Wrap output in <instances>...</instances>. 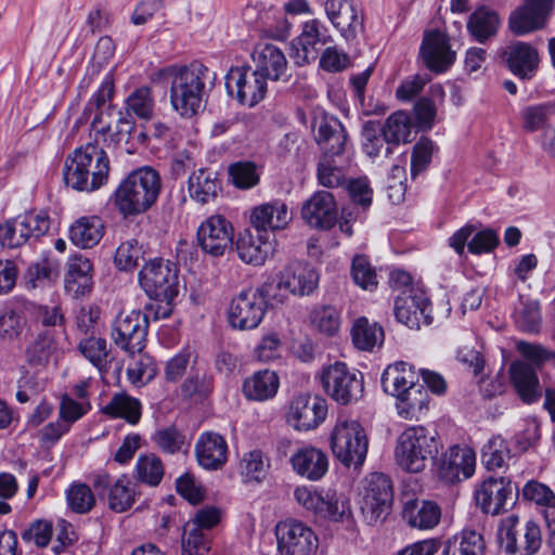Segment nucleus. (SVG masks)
I'll use <instances>...</instances> for the list:
<instances>
[{
	"mask_svg": "<svg viewBox=\"0 0 555 555\" xmlns=\"http://www.w3.org/2000/svg\"><path fill=\"white\" fill-rule=\"evenodd\" d=\"M109 158L103 147L89 142L68 154L63 168L67 186L92 192L107 182Z\"/></svg>",
	"mask_w": 555,
	"mask_h": 555,
	"instance_id": "f257e3e1",
	"label": "nucleus"
},
{
	"mask_svg": "<svg viewBox=\"0 0 555 555\" xmlns=\"http://www.w3.org/2000/svg\"><path fill=\"white\" fill-rule=\"evenodd\" d=\"M160 189L159 173L152 167H141L121 180L113 194V203L125 218L137 216L155 204Z\"/></svg>",
	"mask_w": 555,
	"mask_h": 555,
	"instance_id": "f03ea898",
	"label": "nucleus"
},
{
	"mask_svg": "<svg viewBox=\"0 0 555 555\" xmlns=\"http://www.w3.org/2000/svg\"><path fill=\"white\" fill-rule=\"evenodd\" d=\"M516 350L531 364L522 360L514 361L508 371L512 384L524 402H535L541 397L537 369H541L545 363L555 366V350L525 340L516 343Z\"/></svg>",
	"mask_w": 555,
	"mask_h": 555,
	"instance_id": "7ed1b4c3",
	"label": "nucleus"
},
{
	"mask_svg": "<svg viewBox=\"0 0 555 555\" xmlns=\"http://www.w3.org/2000/svg\"><path fill=\"white\" fill-rule=\"evenodd\" d=\"M208 74V68L202 64L170 69V103L180 116L190 118L198 113L206 93Z\"/></svg>",
	"mask_w": 555,
	"mask_h": 555,
	"instance_id": "20e7f679",
	"label": "nucleus"
},
{
	"mask_svg": "<svg viewBox=\"0 0 555 555\" xmlns=\"http://www.w3.org/2000/svg\"><path fill=\"white\" fill-rule=\"evenodd\" d=\"M442 444L436 435L423 426H412L403 430L397 438L395 460L397 465L408 473L423 472L429 460H433Z\"/></svg>",
	"mask_w": 555,
	"mask_h": 555,
	"instance_id": "39448f33",
	"label": "nucleus"
},
{
	"mask_svg": "<svg viewBox=\"0 0 555 555\" xmlns=\"http://www.w3.org/2000/svg\"><path fill=\"white\" fill-rule=\"evenodd\" d=\"M319 272L310 264L293 261L284 266L271 282L262 284V292L272 304L283 305L293 296H309L319 285Z\"/></svg>",
	"mask_w": 555,
	"mask_h": 555,
	"instance_id": "423d86ee",
	"label": "nucleus"
},
{
	"mask_svg": "<svg viewBox=\"0 0 555 555\" xmlns=\"http://www.w3.org/2000/svg\"><path fill=\"white\" fill-rule=\"evenodd\" d=\"M294 498L306 511L323 520L344 522L352 515L348 500L332 490L301 486L295 489Z\"/></svg>",
	"mask_w": 555,
	"mask_h": 555,
	"instance_id": "0eeeda50",
	"label": "nucleus"
},
{
	"mask_svg": "<svg viewBox=\"0 0 555 555\" xmlns=\"http://www.w3.org/2000/svg\"><path fill=\"white\" fill-rule=\"evenodd\" d=\"M367 437L361 424L354 420L339 418L331 435L333 454L345 466L361 465L367 453Z\"/></svg>",
	"mask_w": 555,
	"mask_h": 555,
	"instance_id": "6e6552de",
	"label": "nucleus"
},
{
	"mask_svg": "<svg viewBox=\"0 0 555 555\" xmlns=\"http://www.w3.org/2000/svg\"><path fill=\"white\" fill-rule=\"evenodd\" d=\"M498 540L508 554L534 555L542 545L541 528L532 519L521 525L517 515H509L500 522Z\"/></svg>",
	"mask_w": 555,
	"mask_h": 555,
	"instance_id": "1a4fd4ad",
	"label": "nucleus"
},
{
	"mask_svg": "<svg viewBox=\"0 0 555 555\" xmlns=\"http://www.w3.org/2000/svg\"><path fill=\"white\" fill-rule=\"evenodd\" d=\"M139 283L150 298L172 301L179 293L178 269L169 260L151 259L140 270Z\"/></svg>",
	"mask_w": 555,
	"mask_h": 555,
	"instance_id": "9d476101",
	"label": "nucleus"
},
{
	"mask_svg": "<svg viewBox=\"0 0 555 555\" xmlns=\"http://www.w3.org/2000/svg\"><path fill=\"white\" fill-rule=\"evenodd\" d=\"M321 383L324 391L339 404H350L362 397V375L349 370L343 362H336L324 369Z\"/></svg>",
	"mask_w": 555,
	"mask_h": 555,
	"instance_id": "9b49d317",
	"label": "nucleus"
},
{
	"mask_svg": "<svg viewBox=\"0 0 555 555\" xmlns=\"http://www.w3.org/2000/svg\"><path fill=\"white\" fill-rule=\"evenodd\" d=\"M392 496V486L388 476L373 473L366 478L360 508L370 525L385 520L391 508Z\"/></svg>",
	"mask_w": 555,
	"mask_h": 555,
	"instance_id": "f8f14e48",
	"label": "nucleus"
},
{
	"mask_svg": "<svg viewBox=\"0 0 555 555\" xmlns=\"http://www.w3.org/2000/svg\"><path fill=\"white\" fill-rule=\"evenodd\" d=\"M266 300H269V296L262 292V285L255 291H242L229 306L231 326L242 331L256 328L266 313Z\"/></svg>",
	"mask_w": 555,
	"mask_h": 555,
	"instance_id": "ddd939ff",
	"label": "nucleus"
},
{
	"mask_svg": "<svg viewBox=\"0 0 555 555\" xmlns=\"http://www.w3.org/2000/svg\"><path fill=\"white\" fill-rule=\"evenodd\" d=\"M147 318L141 311L119 313L111 331L114 344L129 354L143 351L146 345Z\"/></svg>",
	"mask_w": 555,
	"mask_h": 555,
	"instance_id": "4468645a",
	"label": "nucleus"
},
{
	"mask_svg": "<svg viewBox=\"0 0 555 555\" xmlns=\"http://www.w3.org/2000/svg\"><path fill=\"white\" fill-rule=\"evenodd\" d=\"M275 535L281 555H314L319 539L302 521L287 519L276 524Z\"/></svg>",
	"mask_w": 555,
	"mask_h": 555,
	"instance_id": "2eb2a0df",
	"label": "nucleus"
},
{
	"mask_svg": "<svg viewBox=\"0 0 555 555\" xmlns=\"http://www.w3.org/2000/svg\"><path fill=\"white\" fill-rule=\"evenodd\" d=\"M50 221L46 214L27 212L0 224L2 247L17 248L30 238H38L49 231Z\"/></svg>",
	"mask_w": 555,
	"mask_h": 555,
	"instance_id": "dca6fc26",
	"label": "nucleus"
},
{
	"mask_svg": "<svg viewBox=\"0 0 555 555\" xmlns=\"http://www.w3.org/2000/svg\"><path fill=\"white\" fill-rule=\"evenodd\" d=\"M228 93L249 107L263 100L267 92V79L256 69L249 67H232L225 76Z\"/></svg>",
	"mask_w": 555,
	"mask_h": 555,
	"instance_id": "f3484780",
	"label": "nucleus"
},
{
	"mask_svg": "<svg viewBox=\"0 0 555 555\" xmlns=\"http://www.w3.org/2000/svg\"><path fill=\"white\" fill-rule=\"evenodd\" d=\"M326 25L319 18L305 22L301 33L292 41L291 57L299 65H306L319 56L321 47L332 41Z\"/></svg>",
	"mask_w": 555,
	"mask_h": 555,
	"instance_id": "a211bd4d",
	"label": "nucleus"
},
{
	"mask_svg": "<svg viewBox=\"0 0 555 555\" xmlns=\"http://www.w3.org/2000/svg\"><path fill=\"white\" fill-rule=\"evenodd\" d=\"M326 415L327 404L323 398L301 393L291 401L287 422L297 430H310L318 427Z\"/></svg>",
	"mask_w": 555,
	"mask_h": 555,
	"instance_id": "6ab92c4d",
	"label": "nucleus"
},
{
	"mask_svg": "<svg viewBox=\"0 0 555 555\" xmlns=\"http://www.w3.org/2000/svg\"><path fill=\"white\" fill-rule=\"evenodd\" d=\"M327 20L346 40H353L363 30V14L353 0H325Z\"/></svg>",
	"mask_w": 555,
	"mask_h": 555,
	"instance_id": "aec40b11",
	"label": "nucleus"
},
{
	"mask_svg": "<svg viewBox=\"0 0 555 555\" xmlns=\"http://www.w3.org/2000/svg\"><path fill=\"white\" fill-rule=\"evenodd\" d=\"M475 463L470 449L453 446L435 464V472L440 481L451 485L469 478L475 472Z\"/></svg>",
	"mask_w": 555,
	"mask_h": 555,
	"instance_id": "412c9836",
	"label": "nucleus"
},
{
	"mask_svg": "<svg viewBox=\"0 0 555 555\" xmlns=\"http://www.w3.org/2000/svg\"><path fill=\"white\" fill-rule=\"evenodd\" d=\"M197 241L205 253L222 256L233 244V227L221 215L210 216L198 227Z\"/></svg>",
	"mask_w": 555,
	"mask_h": 555,
	"instance_id": "4be33fe9",
	"label": "nucleus"
},
{
	"mask_svg": "<svg viewBox=\"0 0 555 555\" xmlns=\"http://www.w3.org/2000/svg\"><path fill=\"white\" fill-rule=\"evenodd\" d=\"M513 485L505 477H489L476 489L475 501L485 514L499 515L512 501Z\"/></svg>",
	"mask_w": 555,
	"mask_h": 555,
	"instance_id": "5701e85b",
	"label": "nucleus"
},
{
	"mask_svg": "<svg viewBox=\"0 0 555 555\" xmlns=\"http://www.w3.org/2000/svg\"><path fill=\"white\" fill-rule=\"evenodd\" d=\"M501 60L505 67L521 80L532 79L540 63L538 50L524 41L507 44L501 52Z\"/></svg>",
	"mask_w": 555,
	"mask_h": 555,
	"instance_id": "b1692460",
	"label": "nucleus"
},
{
	"mask_svg": "<svg viewBox=\"0 0 555 555\" xmlns=\"http://www.w3.org/2000/svg\"><path fill=\"white\" fill-rule=\"evenodd\" d=\"M420 54L426 67L435 73L446 72L455 61L449 38L440 30L425 34Z\"/></svg>",
	"mask_w": 555,
	"mask_h": 555,
	"instance_id": "393cba45",
	"label": "nucleus"
},
{
	"mask_svg": "<svg viewBox=\"0 0 555 555\" xmlns=\"http://www.w3.org/2000/svg\"><path fill=\"white\" fill-rule=\"evenodd\" d=\"M305 222L314 229H331L337 220V204L332 193L314 192L301 207Z\"/></svg>",
	"mask_w": 555,
	"mask_h": 555,
	"instance_id": "a878e982",
	"label": "nucleus"
},
{
	"mask_svg": "<svg viewBox=\"0 0 555 555\" xmlns=\"http://www.w3.org/2000/svg\"><path fill=\"white\" fill-rule=\"evenodd\" d=\"M237 257L245 263L255 267L262 266L274 254V243L269 240L268 233L257 231L253 233L245 229L237 234L233 243Z\"/></svg>",
	"mask_w": 555,
	"mask_h": 555,
	"instance_id": "bb28decb",
	"label": "nucleus"
},
{
	"mask_svg": "<svg viewBox=\"0 0 555 555\" xmlns=\"http://www.w3.org/2000/svg\"><path fill=\"white\" fill-rule=\"evenodd\" d=\"M315 139L324 157L341 155L347 146L348 135L345 127L337 117L320 115L314 118Z\"/></svg>",
	"mask_w": 555,
	"mask_h": 555,
	"instance_id": "cd10ccee",
	"label": "nucleus"
},
{
	"mask_svg": "<svg viewBox=\"0 0 555 555\" xmlns=\"http://www.w3.org/2000/svg\"><path fill=\"white\" fill-rule=\"evenodd\" d=\"M294 472L311 481L320 480L328 470L327 455L312 446L298 448L289 457Z\"/></svg>",
	"mask_w": 555,
	"mask_h": 555,
	"instance_id": "c85d7f7f",
	"label": "nucleus"
},
{
	"mask_svg": "<svg viewBox=\"0 0 555 555\" xmlns=\"http://www.w3.org/2000/svg\"><path fill=\"white\" fill-rule=\"evenodd\" d=\"M292 220L287 205L279 199L256 206L250 214V223L259 232L283 230Z\"/></svg>",
	"mask_w": 555,
	"mask_h": 555,
	"instance_id": "c756f323",
	"label": "nucleus"
},
{
	"mask_svg": "<svg viewBox=\"0 0 555 555\" xmlns=\"http://www.w3.org/2000/svg\"><path fill=\"white\" fill-rule=\"evenodd\" d=\"M91 126L94 130V143L99 145V142L102 141L106 147L115 149L121 143L128 142L134 129V121L130 116L119 112V117L114 126L103 121V114L96 115Z\"/></svg>",
	"mask_w": 555,
	"mask_h": 555,
	"instance_id": "7c9ffc66",
	"label": "nucleus"
},
{
	"mask_svg": "<svg viewBox=\"0 0 555 555\" xmlns=\"http://www.w3.org/2000/svg\"><path fill=\"white\" fill-rule=\"evenodd\" d=\"M521 495L524 500L534 504L548 532L555 533V492L545 483L531 479L524 485Z\"/></svg>",
	"mask_w": 555,
	"mask_h": 555,
	"instance_id": "2f4dec72",
	"label": "nucleus"
},
{
	"mask_svg": "<svg viewBox=\"0 0 555 555\" xmlns=\"http://www.w3.org/2000/svg\"><path fill=\"white\" fill-rule=\"evenodd\" d=\"M228 444L224 438L216 433L207 431L199 436L195 446L198 464L208 470H217L227 462Z\"/></svg>",
	"mask_w": 555,
	"mask_h": 555,
	"instance_id": "473e14b6",
	"label": "nucleus"
},
{
	"mask_svg": "<svg viewBox=\"0 0 555 555\" xmlns=\"http://www.w3.org/2000/svg\"><path fill=\"white\" fill-rule=\"evenodd\" d=\"M259 72L266 79L279 80L286 76L287 60L283 51L272 43H259L251 54Z\"/></svg>",
	"mask_w": 555,
	"mask_h": 555,
	"instance_id": "72a5a7b5",
	"label": "nucleus"
},
{
	"mask_svg": "<svg viewBox=\"0 0 555 555\" xmlns=\"http://www.w3.org/2000/svg\"><path fill=\"white\" fill-rule=\"evenodd\" d=\"M64 287L66 293L74 298L91 293L93 288L92 264L88 258L80 255L69 258Z\"/></svg>",
	"mask_w": 555,
	"mask_h": 555,
	"instance_id": "f704fd0d",
	"label": "nucleus"
},
{
	"mask_svg": "<svg viewBox=\"0 0 555 555\" xmlns=\"http://www.w3.org/2000/svg\"><path fill=\"white\" fill-rule=\"evenodd\" d=\"M418 384V374L414 367L403 361L386 367L382 375V386L385 392L397 397Z\"/></svg>",
	"mask_w": 555,
	"mask_h": 555,
	"instance_id": "c9c22d12",
	"label": "nucleus"
},
{
	"mask_svg": "<svg viewBox=\"0 0 555 555\" xmlns=\"http://www.w3.org/2000/svg\"><path fill=\"white\" fill-rule=\"evenodd\" d=\"M105 223L99 216H83L69 227V238L79 248H92L100 243Z\"/></svg>",
	"mask_w": 555,
	"mask_h": 555,
	"instance_id": "e433bc0d",
	"label": "nucleus"
},
{
	"mask_svg": "<svg viewBox=\"0 0 555 555\" xmlns=\"http://www.w3.org/2000/svg\"><path fill=\"white\" fill-rule=\"evenodd\" d=\"M279 387L280 379L274 371L260 370L244 380L243 392L248 400L266 401L276 395Z\"/></svg>",
	"mask_w": 555,
	"mask_h": 555,
	"instance_id": "4c0bfd02",
	"label": "nucleus"
},
{
	"mask_svg": "<svg viewBox=\"0 0 555 555\" xmlns=\"http://www.w3.org/2000/svg\"><path fill=\"white\" fill-rule=\"evenodd\" d=\"M440 507L430 501L411 500L404 504L402 511L403 519L414 528H434L440 519Z\"/></svg>",
	"mask_w": 555,
	"mask_h": 555,
	"instance_id": "58836bf2",
	"label": "nucleus"
},
{
	"mask_svg": "<svg viewBox=\"0 0 555 555\" xmlns=\"http://www.w3.org/2000/svg\"><path fill=\"white\" fill-rule=\"evenodd\" d=\"M428 307L429 301L423 295L399 296L395 302V315L410 328L418 327L421 320L427 317Z\"/></svg>",
	"mask_w": 555,
	"mask_h": 555,
	"instance_id": "ea45409f",
	"label": "nucleus"
},
{
	"mask_svg": "<svg viewBox=\"0 0 555 555\" xmlns=\"http://www.w3.org/2000/svg\"><path fill=\"white\" fill-rule=\"evenodd\" d=\"M548 15L534 7L524 4L513 11L508 18V27L516 36H524L545 26Z\"/></svg>",
	"mask_w": 555,
	"mask_h": 555,
	"instance_id": "a19ab883",
	"label": "nucleus"
},
{
	"mask_svg": "<svg viewBox=\"0 0 555 555\" xmlns=\"http://www.w3.org/2000/svg\"><path fill=\"white\" fill-rule=\"evenodd\" d=\"M190 197L197 203L207 204L217 197L220 182L217 173L208 169L194 171L188 181Z\"/></svg>",
	"mask_w": 555,
	"mask_h": 555,
	"instance_id": "79ce46f5",
	"label": "nucleus"
},
{
	"mask_svg": "<svg viewBox=\"0 0 555 555\" xmlns=\"http://www.w3.org/2000/svg\"><path fill=\"white\" fill-rule=\"evenodd\" d=\"M411 118L406 112L397 111L386 119L382 134L386 141L385 156L392 153V145L410 141Z\"/></svg>",
	"mask_w": 555,
	"mask_h": 555,
	"instance_id": "37998d69",
	"label": "nucleus"
},
{
	"mask_svg": "<svg viewBox=\"0 0 555 555\" xmlns=\"http://www.w3.org/2000/svg\"><path fill=\"white\" fill-rule=\"evenodd\" d=\"M398 414L405 420H418L428 410L429 396L423 385L417 384L397 397Z\"/></svg>",
	"mask_w": 555,
	"mask_h": 555,
	"instance_id": "c03bdc74",
	"label": "nucleus"
},
{
	"mask_svg": "<svg viewBox=\"0 0 555 555\" xmlns=\"http://www.w3.org/2000/svg\"><path fill=\"white\" fill-rule=\"evenodd\" d=\"M500 26V17L495 11L479 8L474 11L467 22V30L479 43L494 37Z\"/></svg>",
	"mask_w": 555,
	"mask_h": 555,
	"instance_id": "a18cd8bd",
	"label": "nucleus"
},
{
	"mask_svg": "<svg viewBox=\"0 0 555 555\" xmlns=\"http://www.w3.org/2000/svg\"><path fill=\"white\" fill-rule=\"evenodd\" d=\"M352 343L359 350L372 351L384 343V330L376 322H370L365 317L358 318L351 328Z\"/></svg>",
	"mask_w": 555,
	"mask_h": 555,
	"instance_id": "49530a36",
	"label": "nucleus"
},
{
	"mask_svg": "<svg viewBox=\"0 0 555 555\" xmlns=\"http://www.w3.org/2000/svg\"><path fill=\"white\" fill-rule=\"evenodd\" d=\"M101 412L112 418H124L134 425L141 418V403L125 392H118L101 409Z\"/></svg>",
	"mask_w": 555,
	"mask_h": 555,
	"instance_id": "de8ad7c7",
	"label": "nucleus"
},
{
	"mask_svg": "<svg viewBox=\"0 0 555 555\" xmlns=\"http://www.w3.org/2000/svg\"><path fill=\"white\" fill-rule=\"evenodd\" d=\"M483 537L475 530H464L446 542L442 555H485Z\"/></svg>",
	"mask_w": 555,
	"mask_h": 555,
	"instance_id": "09e8293b",
	"label": "nucleus"
},
{
	"mask_svg": "<svg viewBox=\"0 0 555 555\" xmlns=\"http://www.w3.org/2000/svg\"><path fill=\"white\" fill-rule=\"evenodd\" d=\"M55 350L53 335L49 331L38 333L25 349L26 362L30 366H44Z\"/></svg>",
	"mask_w": 555,
	"mask_h": 555,
	"instance_id": "8fccbe9b",
	"label": "nucleus"
},
{
	"mask_svg": "<svg viewBox=\"0 0 555 555\" xmlns=\"http://www.w3.org/2000/svg\"><path fill=\"white\" fill-rule=\"evenodd\" d=\"M67 507L75 514L85 515L90 513L96 503L92 489L85 482L74 481L65 490Z\"/></svg>",
	"mask_w": 555,
	"mask_h": 555,
	"instance_id": "3c124183",
	"label": "nucleus"
},
{
	"mask_svg": "<svg viewBox=\"0 0 555 555\" xmlns=\"http://www.w3.org/2000/svg\"><path fill=\"white\" fill-rule=\"evenodd\" d=\"M126 116L134 115L140 119L153 118L155 100L150 87L143 86L134 89L125 101Z\"/></svg>",
	"mask_w": 555,
	"mask_h": 555,
	"instance_id": "603ef678",
	"label": "nucleus"
},
{
	"mask_svg": "<svg viewBox=\"0 0 555 555\" xmlns=\"http://www.w3.org/2000/svg\"><path fill=\"white\" fill-rule=\"evenodd\" d=\"M135 495L134 486L126 476H121L109 488L107 505L116 513L126 512L134 504Z\"/></svg>",
	"mask_w": 555,
	"mask_h": 555,
	"instance_id": "864d4df0",
	"label": "nucleus"
},
{
	"mask_svg": "<svg viewBox=\"0 0 555 555\" xmlns=\"http://www.w3.org/2000/svg\"><path fill=\"white\" fill-rule=\"evenodd\" d=\"M312 327L320 334L333 337L340 328V312L333 306H322L315 308L310 314Z\"/></svg>",
	"mask_w": 555,
	"mask_h": 555,
	"instance_id": "5fc2aeb1",
	"label": "nucleus"
},
{
	"mask_svg": "<svg viewBox=\"0 0 555 555\" xmlns=\"http://www.w3.org/2000/svg\"><path fill=\"white\" fill-rule=\"evenodd\" d=\"M82 356L100 372L106 371L109 364L107 341L104 338L89 336L78 345Z\"/></svg>",
	"mask_w": 555,
	"mask_h": 555,
	"instance_id": "6e6d98bb",
	"label": "nucleus"
},
{
	"mask_svg": "<svg viewBox=\"0 0 555 555\" xmlns=\"http://www.w3.org/2000/svg\"><path fill=\"white\" fill-rule=\"evenodd\" d=\"M555 114V105L542 103L526 106L521 113V127L526 132L542 130L547 126L548 119Z\"/></svg>",
	"mask_w": 555,
	"mask_h": 555,
	"instance_id": "4d7b16f0",
	"label": "nucleus"
},
{
	"mask_svg": "<svg viewBox=\"0 0 555 555\" xmlns=\"http://www.w3.org/2000/svg\"><path fill=\"white\" fill-rule=\"evenodd\" d=\"M509 455L507 443L500 435L492 436L481 449L482 462L489 470L501 468Z\"/></svg>",
	"mask_w": 555,
	"mask_h": 555,
	"instance_id": "13d9d810",
	"label": "nucleus"
},
{
	"mask_svg": "<svg viewBox=\"0 0 555 555\" xmlns=\"http://www.w3.org/2000/svg\"><path fill=\"white\" fill-rule=\"evenodd\" d=\"M269 463L259 450L243 455L240 462V474L245 482H260L267 475Z\"/></svg>",
	"mask_w": 555,
	"mask_h": 555,
	"instance_id": "bf43d9fd",
	"label": "nucleus"
},
{
	"mask_svg": "<svg viewBox=\"0 0 555 555\" xmlns=\"http://www.w3.org/2000/svg\"><path fill=\"white\" fill-rule=\"evenodd\" d=\"M137 478L149 486L155 487L160 483L164 476V465L155 454L140 455L135 464Z\"/></svg>",
	"mask_w": 555,
	"mask_h": 555,
	"instance_id": "052dcab7",
	"label": "nucleus"
},
{
	"mask_svg": "<svg viewBox=\"0 0 555 555\" xmlns=\"http://www.w3.org/2000/svg\"><path fill=\"white\" fill-rule=\"evenodd\" d=\"M139 357L130 362L127 369V377L134 386H142L151 382L157 374V366L152 357L138 353Z\"/></svg>",
	"mask_w": 555,
	"mask_h": 555,
	"instance_id": "680f3d73",
	"label": "nucleus"
},
{
	"mask_svg": "<svg viewBox=\"0 0 555 555\" xmlns=\"http://www.w3.org/2000/svg\"><path fill=\"white\" fill-rule=\"evenodd\" d=\"M144 259L143 245L135 238L122 242L116 249L114 262L120 270L129 271L138 267L140 260Z\"/></svg>",
	"mask_w": 555,
	"mask_h": 555,
	"instance_id": "e2e57ef3",
	"label": "nucleus"
},
{
	"mask_svg": "<svg viewBox=\"0 0 555 555\" xmlns=\"http://www.w3.org/2000/svg\"><path fill=\"white\" fill-rule=\"evenodd\" d=\"M209 548V538L206 532L198 530L196 526H184L182 555H205Z\"/></svg>",
	"mask_w": 555,
	"mask_h": 555,
	"instance_id": "0e129e2a",
	"label": "nucleus"
},
{
	"mask_svg": "<svg viewBox=\"0 0 555 555\" xmlns=\"http://www.w3.org/2000/svg\"><path fill=\"white\" fill-rule=\"evenodd\" d=\"M318 180L321 185L332 189L346 185L347 176L341 167L334 164L333 157L323 156L318 166Z\"/></svg>",
	"mask_w": 555,
	"mask_h": 555,
	"instance_id": "69168bd1",
	"label": "nucleus"
},
{
	"mask_svg": "<svg viewBox=\"0 0 555 555\" xmlns=\"http://www.w3.org/2000/svg\"><path fill=\"white\" fill-rule=\"evenodd\" d=\"M90 410V401H76L65 393L61 397L59 418L67 424L70 429L72 425L82 418Z\"/></svg>",
	"mask_w": 555,
	"mask_h": 555,
	"instance_id": "338daca9",
	"label": "nucleus"
},
{
	"mask_svg": "<svg viewBox=\"0 0 555 555\" xmlns=\"http://www.w3.org/2000/svg\"><path fill=\"white\" fill-rule=\"evenodd\" d=\"M153 442L163 452L173 454L182 450L185 444V436L175 426L160 428L152 436Z\"/></svg>",
	"mask_w": 555,
	"mask_h": 555,
	"instance_id": "774afa93",
	"label": "nucleus"
}]
</instances>
